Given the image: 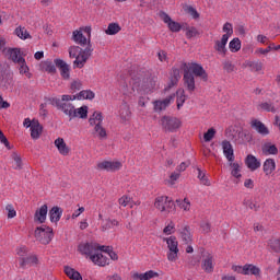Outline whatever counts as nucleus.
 <instances>
[{
	"label": "nucleus",
	"instance_id": "nucleus-1",
	"mask_svg": "<svg viewBox=\"0 0 280 280\" xmlns=\"http://www.w3.org/2000/svg\"><path fill=\"white\" fill-rule=\"evenodd\" d=\"M184 69V85L186 86L189 93H194L196 91V78H200L203 82L209 80V74L207 70L202 68L200 63H183ZM196 78H195V77Z\"/></svg>",
	"mask_w": 280,
	"mask_h": 280
},
{
	"label": "nucleus",
	"instance_id": "nucleus-2",
	"mask_svg": "<svg viewBox=\"0 0 280 280\" xmlns=\"http://www.w3.org/2000/svg\"><path fill=\"white\" fill-rule=\"evenodd\" d=\"M132 85L137 91L148 95V93H152L156 88V78L152 77V73L148 70H139L132 77Z\"/></svg>",
	"mask_w": 280,
	"mask_h": 280
},
{
	"label": "nucleus",
	"instance_id": "nucleus-3",
	"mask_svg": "<svg viewBox=\"0 0 280 280\" xmlns=\"http://www.w3.org/2000/svg\"><path fill=\"white\" fill-rule=\"evenodd\" d=\"M49 102L52 106H56L57 110H61L69 119L73 116V110L75 106L71 102H75V95H62L61 98L52 97L49 98Z\"/></svg>",
	"mask_w": 280,
	"mask_h": 280
},
{
	"label": "nucleus",
	"instance_id": "nucleus-4",
	"mask_svg": "<svg viewBox=\"0 0 280 280\" xmlns=\"http://www.w3.org/2000/svg\"><path fill=\"white\" fill-rule=\"evenodd\" d=\"M34 236L39 244L47 246L54 240V229L47 225L38 226L35 229Z\"/></svg>",
	"mask_w": 280,
	"mask_h": 280
},
{
	"label": "nucleus",
	"instance_id": "nucleus-5",
	"mask_svg": "<svg viewBox=\"0 0 280 280\" xmlns=\"http://www.w3.org/2000/svg\"><path fill=\"white\" fill-rule=\"evenodd\" d=\"M154 207L155 209H158V211H161V213H164V215L172 213V211L176 209V205L167 196L156 197L154 201Z\"/></svg>",
	"mask_w": 280,
	"mask_h": 280
},
{
	"label": "nucleus",
	"instance_id": "nucleus-6",
	"mask_svg": "<svg viewBox=\"0 0 280 280\" xmlns=\"http://www.w3.org/2000/svg\"><path fill=\"white\" fill-rule=\"evenodd\" d=\"M160 125L162 126L165 132H176L178 128H180L182 122L180 119L172 116H163L160 120Z\"/></svg>",
	"mask_w": 280,
	"mask_h": 280
},
{
	"label": "nucleus",
	"instance_id": "nucleus-7",
	"mask_svg": "<svg viewBox=\"0 0 280 280\" xmlns=\"http://www.w3.org/2000/svg\"><path fill=\"white\" fill-rule=\"evenodd\" d=\"M93 54V48L91 45V40L89 39L88 46L80 51V54L75 57V60L73 61L74 67L77 69H82L86 65V60H89L90 56Z\"/></svg>",
	"mask_w": 280,
	"mask_h": 280
},
{
	"label": "nucleus",
	"instance_id": "nucleus-8",
	"mask_svg": "<svg viewBox=\"0 0 280 280\" xmlns=\"http://www.w3.org/2000/svg\"><path fill=\"white\" fill-rule=\"evenodd\" d=\"M164 241L168 248V261H176L178 259V241L176 240V236H170L168 238H164Z\"/></svg>",
	"mask_w": 280,
	"mask_h": 280
},
{
	"label": "nucleus",
	"instance_id": "nucleus-9",
	"mask_svg": "<svg viewBox=\"0 0 280 280\" xmlns=\"http://www.w3.org/2000/svg\"><path fill=\"white\" fill-rule=\"evenodd\" d=\"M160 19L167 25L168 30L172 32H180L183 30V25L180 23L173 21L170 14L165 13L164 11H161L159 13Z\"/></svg>",
	"mask_w": 280,
	"mask_h": 280
},
{
	"label": "nucleus",
	"instance_id": "nucleus-10",
	"mask_svg": "<svg viewBox=\"0 0 280 280\" xmlns=\"http://www.w3.org/2000/svg\"><path fill=\"white\" fill-rule=\"evenodd\" d=\"M96 170L101 172H118V170H121V162L103 161L96 165Z\"/></svg>",
	"mask_w": 280,
	"mask_h": 280
},
{
	"label": "nucleus",
	"instance_id": "nucleus-11",
	"mask_svg": "<svg viewBox=\"0 0 280 280\" xmlns=\"http://www.w3.org/2000/svg\"><path fill=\"white\" fill-rule=\"evenodd\" d=\"M100 248V245L97 243H82L79 245V253L82 255H95Z\"/></svg>",
	"mask_w": 280,
	"mask_h": 280
},
{
	"label": "nucleus",
	"instance_id": "nucleus-12",
	"mask_svg": "<svg viewBox=\"0 0 280 280\" xmlns=\"http://www.w3.org/2000/svg\"><path fill=\"white\" fill-rule=\"evenodd\" d=\"M5 56L15 65H19L20 62H22V60H25V58H23V55L21 54V48H8Z\"/></svg>",
	"mask_w": 280,
	"mask_h": 280
},
{
	"label": "nucleus",
	"instance_id": "nucleus-13",
	"mask_svg": "<svg viewBox=\"0 0 280 280\" xmlns=\"http://www.w3.org/2000/svg\"><path fill=\"white\" fill-rule=\"evenodd\" d=\"M174 97H175V95L173 94L162 101H154L153 102V110L155 113H161V112L165 110V108H167V106H170V104H172V102H174Z\"/></svg>",
	"mask_w": 280,
	"mask_h": 280
},
{
	"label": "nucleus",
	"instance_id": "nucleus-14",
	"mask_svg": "<svg viewBox=\"0 0 280 280\" xmlns=\"http://www.w3.org/2000/svg\"><path fill=\"white\" fill-rule=\"evenodd\" d=\"M250 127L256 130L258 135H261V137H268V135H270V129H268L261 120L253 119L250 121Z\"/></svg>",
	"mask_w": 280,
	"mask_h": 280
},
{
	"label": "nucleus",
	"instance_id": "nucleus-15",
	"mask_svg": "<svg viewBox=\"0 0 280 280\" xmlns=\"http://www.w3.org/2000/svg\"><path fill=\"white\" fill-rule=\"evenodd\" d=\"M55 65H56L57 69H59L60 75H61V78H63V80H69V78H71L69 65H67V62L65 60L55 59Z\"/></svg>",
	"mask_w": 280,
	"mask_h": 280
},
{
	"label": "nucleus",
	"instance_id": "nucleus-16",
	"mask_svg": "<svg viewBox=\"0 0 280 280\" xmlns=\"http://www.w3.org/2000/svg\"><path fill=\"white\" fill-rule=\"evenodd\" d=\"M47 203L43 205L39 209L35 211L34 221L38 222L39 224H45L47 220V211H48Z\"/></svg>",
	"mask_w": 280,
	"mask_h": 280
},
{
	"label": "nucleus",
	"instance_id": "nucleus-17",
	"mask_svg": "<svg viewBox=\"0 0 280 280\" xmlns=\"http://www.w3.org/2000/svg\"><path fill=\"white\" fill-rule=\"evenodd\" d=\"M201 268L208 275H211V272H213V256L211 254L207 253V255H203Z\"/></svg>",
	"mask_w": 280,
	"mask_h": 280
},
{
	"label": "nucleus",
	"instance_id": "nucleus-18",
	"mask_svg": "<svg viewBox=\"0 0 280 280\" xmlns=\"http://www.w3.org/2000/svg\"><path fill=\"white\" fill-rule=\"evenodd\" d=\"M178 233L180 235L182 242H184L185 244H191V242H194L191 229L189 228V225L182 226V229L178 230Z\"/></svg>",
	"mask_w": 280,
	"mask_h": 280
},
{
	"label": "nucleus",
	"instance_id": "nucleus-19",
	"mask_svg": "<svg viewBox=\"0 0 280 280\" xmlns=\"http://www.w3.org/2000/svg\"><path fill=\"white\" fill-rule=\"evenodd\" d=\"M55 145L62 156H69V152H71V149L67 145V142H65V139L57 138L55 140Z\"/></svg>",
	"mask_w": 280,
	"mask_h": 280
},
{
	"label": "nucleus",
	"instance_id": "nucleus-20",
	"mask_svg": "<svg viewBox=\"0 0 280 280\" xmlns=\"http://www.w3.org/2000/svg\"><path fill=\"white\" fill-rule=\"evenodd\" d=\"M226 43H229L226 36H222L221 40H214V51L219 52L220 56H226Z\"/></svg>",
	"mask_w": 280,
	"mask_h": 280
},
{
	"label": "nucleus",
	"instance_id": "nucleus-21",
	"mask_svg": "<svg viewBox=\"0 0 280 280\" xmlns=\"http://www.w3.org/2000/svg\"><path fill=\"white\" fill-rule=\"evenodd\" d=\"M245 165H247L250 172H255L256 170H259V167H261V162H259V160H257L255 155L248 154L245 159Z\"/></svg>",
	"mask_w": 280,
	"mask_h": 280
},
{
	"label": "nucleus",
	"instance_id": "nucleus-22",
	"mask_svg": "<svg viewBox=\"0 0 280 280\" xmlns=\"http://www.w3.org/2000/svg\"><path fill=\"white\" fill-rule=\"evenodd\" d=\"M222 149H223V154L225 155L228 161H230V163H233V161H235V155L233 153V145L231 144V142L228 140H224L222 142Z\"/></svg>",
	"mask_w": 280,
	"mask_h": 280
},
{
	"label": "nucleus",
	"instance_id": "nucleus-23",
	"mask_svg": "<svg viewBox=\"0 0 280 280\" xmlns=\"http://www.w3.org/2000/svg\"><path fill=\"white\" fill-rule=\"evenodd\" d=\"M91 261L95 264L96 266H108L110 259L108 257L102 255L101 253H96L90 256Z\"/></svg>",
	"mask_w": 280,
	"mask_h": 280
},
{
	"label": "nucleus",
	"instance_id": "nucleus-24",
	"mask_svg": "<svg viewBox=\"0 0 280 280\" xmlns=\"http://www.w3.org/2000/svg\"><path fill=\"white\" fill-rule=\"evenodd\" d=\"M159 277V272L154 271V270H149L144 273H139V272H135L131 276V279L133 280H150V279H154Z\"/></svg>",
	"mask_w": 280,
	"mask_h": 280
},
{
	"label": "nucleus",
	"instance_id": "nucleus-25",
	"mask_svg": "<svg viewBox=\"0 0 280 280\" xmlns=\"http://www.w3.org/2000/svg\"><path fill=\"white\" fill-rule=\"evenodd\" d=\"M72 40L75 42L77 45H81V47L89 45V39L84 36V34H82V28L79 31H73Z\"/></svg>",
	"mask_w": 280,
	"mask_h": 280
},
{
	"label": "nucleus",
	"instance_id": "nucleus-26",
	"mask_svg": "<svg viewBox=\"0 0 280 280\" xmlns=\"http://www.w3.org/2000/svg\"><path fill=\"white\" fill-rule=\"evenodd\" d=\"M50 222H55V224H57V222H60V219L62 218V208L58 207V206H54L49 212H48Z\"/></svg>",
	"mask_w": 280,
	"mask_h": 280
},
{
	"label": "nucleus",
	"instance_id": "nucleus-27",
	"mask_svg": "<svg viewBox=\"0 0 280 280\" xmlns=\"http://www.w3.org/2000/svg\"><path fill=\"white\" fill-rule=\"evenodd\" d=\"M180 80V70L178 68H173L171 71V79L168 86L165 88V91H170L173 86H176L178 84V81Z\"/></svg>",
	"mask_w": 280,
	"mask_h": 280
},
{
	"label": "nucleus",
	"instance_id": "nucleus-28",
	"mask_svg": "<svg viewBox=\"0 0 280 280\" xmlns=\"http://www.w3.org/2000/svg\"><path fill=\"white\" fill-rule=\"evenodd\" d=\"M40 135H43V127L40 126V121L34 118L31 127V137L32 139H40Z\"/></svg>",
	"mask_w": 280,
	"mask_h": 280
},
{
	"label": "nucleus",
	"instance_id": "nucleus-29",
	"mask_svg": "<svg viewBox=\"0 0 280 280\" xmlns=\"http://www.w3.org/2000/svg\"><path fill=\"white\" fill-rule=\"evenodd\" d=\"M80 118V119H86V117H89V107L88 106H82L80 108H75L72 112V116H70V121L71 119H75V118Z\"/></svg>",
	"mask_w": 280,
	"mask_h": 280
},
{
	"label": "nucleus",
	"instance_id": "nucleus-30",
	"mask_svg": "<svg viewBox=\"0 0 280 280\" xmlns=\"http://www.w3.org/2000/svg\"><path fill=\"white\" fill-rule=\"evenodd\" d=\"M27 266H38V256H36L35 254L27 255L24 258V261L20 264V268L25 270Z\"/></svg>",
	"mask_w": 280,
	"mask_h": 280
},
{
	"label": "nucleus",
	"instance_id": "nucleus-31",
	"mask_svg": "<svg viewBox=\"0 0 280 280\" xmlns=\"http://www.w3.org/2000/svg\"><path fill=\"white\" fill-rule=\"evenodd\" d=\"M243 272L245 276L253 275L254 277H259L261 275V269L253 264L244 265Z\"/></svg>",
	"mask_w": 280,
	"mask_h": 280
},
{
	"label": "nucleus",
	"instance_id": "nucleus-32",
	"mask_svg": "<svg viewBox=\"0 0 280 280\" xmlns=\"http://www.w3.org/2000/svg\"><path fill=\"white\" fill-rule=\"evenodd\" d=\"M277 168V163L275 162V159H267L264 162L262 170L266 176H270L272 172Z\"/></svg>",
	"mask_w": 280,
	"mask_h": 280
},
{
	"label": "nucleus",
	"instance_id": "nucleus-33",
	"mask_svg": "<svg viewBox=\"0 0 280 280\" xmlns=\"http://www.w3.org/2000/svg\"><path fill=\"white\" fill-rule=\"evenodd\" d=\"M104 121V116L102 115V112H94L92 116H90L89 124L90 126H93L94 128L96 126H101Z\"/></svg>",
	"mask_w": 280,
	"mask_h": 280
},
{
	"label": "nucleus",
	"instance_id": "nucleus-34",
	"mask_svg": "<svg viewBox=\"0 0 280 280\" xmlns=\"http://www.w3.org/2000/svg\"><path fill=\"white\" fill-rule=\"evenodd\" d=\"M92 135H94V137H97V139L104 140L108 138V133L106 132V128H104V126L101 125H96V127H94V130L92 132Z\"/></svg>",
	"mask_w": 280,
	"mask_h": 280
},
{
	"label": "nucleus",
	"instance_id": "nucleus-35",
	"mask_svg": "<svg viewBox=\"0 0 280 280\" xmlns=\"http://www.w3.org/2000/svg\"><path fill=\"white\" fill-rule=\"evenodd\" d=\"M15 36L18 38H21V40H27V38H32V35H30V32H27V28L24 26H18L14 31Z\"/></svg>",
	"mask_w": 280,
	"mask_h": 280
},
{
	"label": "nucleus",
	"instance_id": "nucleus-36",
	"mask_svg": "<svg viewBox=\"0 0 280 280\" xmlns=\"http://www.w3.org/2000/svg\"><path fill=\"white\" fill-rule=\"evenodd\" d=\"M65 273L67 275V277H69V279L72 280H82V275H80L78 272V270L67 266L65 267Z\"/></svg>",
	"mask_w": 280,
	"mask_h": 280
},
{
	"label": "nucleus",
	"instance_id": "nucleus-37",
	"mask_svg": "<svg viewBox=\"0 0 280 280\" xmlns=\"http://www.w3.org/2000/svg\"><path fill=\"white\" fill-rule=\"evenodd\" d=\"M262 153H265L266 156H268L269 154L277 155V154H279V149L275 144L265 143L262 145Z\"/></svg>",
	"mask_w": 280,
	"mask_h": 280
},
{
	"label": "nucleus",
	"instance_id": "nucleus-38",
	"mask_svg": "<svg viewBox=\"0 0 280 280\" xmlns=\"http://www.w3.org/2000/svg\"><path fill=\"white\" fill-rule=\"evenodd\" d=\"M19 71L21 75H26L28 80L32 78V73L30 72V67L27 66V62L24 60L20 61L19 63Z\"/></svg>",
	"mask_w": 280,
	"mask_h": 280
},
{
	"label": "nucleus",
	"instance_id": "nucleus-39",
	"mask_svg": "<svg viewBox=\"0 0 280 280\" xmlns=\"http://www.w3.org/2000/svg\"><path fill=\"white\" fill-rule=\"evenodd\" d=\"M244 67H248L252 71H261L264 69V63L259 60L245 61Z\"/></svg>",
	"mask_w": 280,
	"mask_h": 280
},
{
	"label": "nucleus",
	"instance_id": "nucleus-40",
	"mask_svg": "<svg viewBox=\"0 0 280 280\" xmlns=\"http://www.w3.org/2000/svg\"><path fill=\"white\" fill-rule=\"evenodd\" d=\"M119 115H120V119H122V121H128V119H130V107L127 104H122L120 106L119 109Z\"/></svg>",
	"mask_w": 280,
	"mask_h": 280
},
{
	"label": "nucleus",
	"instance_id": "nucleus-41",
	"mask_svg": "<svg viewBox=\"0 0 280 280\" xmlns=\"http://www.w3.org/2000/svg\"><path fill=\"white\" fill-rule=\"evenodd\" d=\"M119 32H121V26L117 23H109L105 34H107V36H115V34H119Z\"/></svg>",
	"mask_w": 280,
	"mask_h": 280
},
{
	"label": "nucleus",
	"instance_id": "nucleus-42",
	"mask_svg": "<svg viewBox=\"0 0 280 280\" xmlns=\"http://www.w3.org/2000/svg\"><path fill=\"white\" fill-rule=\"evenodd\" d=\"M95 93L91 90H83L79 93V95H75V100H94Z\"/></svg>",
	"mask_w": 280,
	"mask_h": 280
},
{
	"label": "nucleus",
	"instance_id": "nucleus-43",
	"mask_svg": "<svg viewBox=\"0 0 280 280\" xmlns=\"http://www.w3.org/2000/svg\"><path fill=\"white\" fill-rule=\"evenodd\" d=\"M186 31V38H196V36H200L202 32L198 31L196 26H187L184 28Z\"/></svg>",
	"mask_w": 280,
	"mask_h": 280
},
{
	"label": "nucleus",
	"instance_id": "nucleus-44",
	"mask_svg": "<svg viewBox=\"0 0 280 280\" xmlns=\"http://www.w3.org/2000/svg\"><path fill=\"white\" fill-rule=\"evenodd\" d=\"M28 253H30V249H27V247H25V246L19 247V248L16 249V255H18V261H19V264L25 261V258H26V256H27Z\"/></svg>",
	"mask_w": 280,
	"mask_h": 280
},
{
	"label": "nucleus",
	"instance_id": "nucleus-45",
	"mask_svg": "<svg viewBox=\"0 0 280 280\" xmlns=\"http://www.w3.org/2000/svg\"><path fill=\"white\" fill-rule=\"evenodd\" d=\"M229 47L230 51H232V54H235L240 51V49H242V42L240 40V38L235 37L230 42Z\"/></svg>",
	"mask_w": 280,
	"mask_h": 280
},
{
	"label": "nucleus",
	"instance_id": "nucleus-46",
	"mask_svg": "<svg viewBox=\"0 0 280 280\" xmlns=\"http://www.w3.org/2000/svg\"><path fill=\"white\" fill-rule=\"evenodd\" d=\"M230 167H232L231 174L234 176V178H242V166H240L238 163H230Z\"/></svg>",
	"mask_w": 280,
	"mask_h": 280
},
{
	"label": "nucleus",
	"instance_id": "nucleus-47",
	"mask_svg": "<svg viewBox=\"0 0 280 280\" xmlns=\"http://www.w3.org/2000/svg\"><path fill=\"white\" fill-rule=\"evenodd\" d=\"M176 203L178 205V207L180 209H183L184 211H189V209H191V202L189 201V199L184 198V199H177Z\"/></svg>",
	"mask_w": 280,
	"mask_h": 280
},
{
	"label": "nucleus",
	"instance_id": "nucleus-48",
	"mask_svg": "<svg viewBox=\"0 0 280 280\" xmlns=\"http://www.w3.org/2000/svg\"><path fill=\"white\" fill-rule=\"evenodd\" d=\"M42 69H44V71L47 73H56V65H54L51 61H44L42 63Z\"/></svg>",
	"mask_w": 280,
	"mask_h": 280
},
{
	"label": "nucleus",
	"instance_id": "nucleus-49",
	"mask_svg": "<svg viewBox=\"0 0 280 280\" xmlns=\"http://www.w3.org/2000/svg\"><path fill=\"white\" fill-rule=\"evenodd\" d=\"M198 178L201 183V185H205L206 187H211V182L209 180V177L205 173H202V170L198 168Z\"/></svg>",
	"mask_w": 280,
	"mask_h": 280
},
{
	"label": "nucleus",
	"instance_id": "nucleus-50",
	"mask_svg": "<svg viewBox=\"0 0 280 280\" xmlns=\"http://www.w3.org/2000/svg\"><path fill=\"white\" fill-rule=\"evenodd\" d=\"M177 95H179L177 97V109L180 110V107L183 106V104H185L187 100V96H185V90H178Z\"/></svg>",
	"mask_w": 280,
	"mask_h": 280
},
{
	"label": "nucleus",
	"instance_id": "nucleus-51",
	"mask_svg": "<svg viewBox=\"0 0 280 280\" xmlns=\"http://www.w3.org/2000/svg\"><path fill=\"white\" fill-rule=\"evenodd\" d=\"M269 246L273 253H280V238L269 240Z\"/></svg>",
	"mask_w": 280,
	"mask_h": 280
},
{
	"label": "nucleus",
	"instance_id": "nucleus-52",
	"mask_svg": "<svg viewBox=\"0 0 280 280\" xmlns=\"http://www.w3.org/2000/svg\"><path fill=\"white\" fill-rule=\"evenodd\" d=\"M223 32L225 33V34H223L222 36H226V39L229 40V38H231V36H233V24H231V23H225L224 25H223Z\"/></svg>",
	"mask_w": 280,
	"mask_h": 280
},
{
	"label": "nucleus",
	"instance_id": "nucleus-53",
	"mask_svg": "<svg viewBox=\"0 0 280 280\" xmlns=\"http://www.w3.org/2000/svg\"><path fill=\"white\" fill-rule=\"evenodd\" d=\"M259 106L262 110H266L267 113H277V108H275V105L272 103L265 102L261 103Z\"/></svg>",
	"mask_w": 280,
	"mask_h": 280
},
{
	"label": "nucleus",
	"instance_id": "nucleus-54",
	"mask_svg": "<svg viewBox=\"0 0 280 280\" xmlns=\"http://www.w3.org/2000/svg\"><path fill=\"white\" fill-rule=\"evenodd\" d=\"M223 69L226 71V73H233L235 71V65L231 60H224L223 61Z\"/></svg>",
	"mask_w": 280,
	"mask_h": 280
},
{
	"label": "nucleus",
	"instance_id": "nucleus-55",
	"mask_svg": "<svg viewBox=\"0 0 280 280\" xmlns=\"http://www.w3.org/2000/svg\"><path fill=\"white\" fill-rule=\"evenodd\" d=\"M185 12H187V14H190V16H192V19H200V13H198L196 8H194L191 5L186 7Z\"/></svg>",
	"mask_w": 280,
	"mask_h": 280
},
{
	"label": "nucleus",
	"instance_id": "nucleus-56",
	"mask_svg": "<svg viewBox=\"0 0 280 280\" xmlns=\"http://www.w3.org/2000/svg\"><path fill=\"white\" fill-rule=\"evenodd\" d=\"M12 159L15 163V170H23V161L21 160V155H18L16 153H12Z\"/></svg>",
	"mask_w": 280,
	"mask_h": 280
},
{
	"label": "nucleus",
	"instance_id": "nucleus-57",
	"mask_svg": "<svg viewBox=\"0 0 280 280\" xmlns=\"http://www.w3.org/2000/svg\"><path fill=\"white\" fill-rule=\"evenodd\" d=\"M83 49L80 48V46H71L69 48V56L70 58H75L77 56L80 55V51H82Z\"/></svg>",
	"mask_w": 280,
	"mask_h": 280
},
{
	"label": "nucleus",
	"instance_id": "nucleus-58",
	"mask_svg": "<svg viewBox=\"0 0 280 280\" xmlns=\"http://www.w3.org/2000/svg\"><path fill=\"white\" fill-rule=\"evenodd\" d=\"M213 137H215V129L210 128L208 129V131L203 135V140L206 141V143H209V141H211L213 139Z\"/></svg>",
	"mask_w": 280,
	"mask_h": 280
},
{
	"label": "nucleus",
	"instance_id": "nucleus-59",
	"mask_svg": "<svg viewBox=\"0 0 280 280\" xmlns=\"http://www.w3.org/2000/svg\"><path fill=\"white\" fill-rule=\"evenodd\" d=\"M70 89H71L72 93H77V91H81L82 90V81L74 80L71 83Z\"/></svg>",
	"mask_w": 280,
	"mask_h": 280
},
{
	"label": "nucleus",
	"instance_id": "nucleus-60",
	"mask_svg": "<svg viewBox=\"0 0 280 280\" xmlns=\"http://www.w3.org/2000/svg\"><path fill=\"white\" fill-rule=\"evenodd\" d=\"M5 211L8 212V218L9 219L16 218V210H14V206L7 205Z\"/></svg>",
	"mask_w": 280,
	"mask_h": 280
},
{
	"label": "nucleus",
	"instance_id": "nucleus-61",
	"mask_svg": "<svg viewBox=\"0 0 280 280\" xmlns=\"http://www.w3.org/2000/svg\"><path fill=\"white\" fill-rule=\"evenodd\" d=\"M189 165H191V161L182 162L176 167V172H178L180 174V173L185 172V170H187L189 167Z\"/></svg>",
	"mask_w": 280,
	"mask_h": 280
},
{
	"label": "nucleus",
	"instance_id": "nucleus-62",
	"mask_svg": "<svg viewBox=\"0 0 280 280\" xmlns=\"http://www.w3.org/2000/svg\"><path fill=\"white\" fill-rule=\"evenodd\" d=\"M178 178H180V173L177 171V172H173L171 175H170V185H175L176 180H178Z\"/></svg>",
	"mask_w": 280,
	"mask_h": 280
},
{
	"label": "nucleus",
	"instance_id": "nucleus-63",
	"mask_svg": "<svg viewBox=\"0 0 280 280\" xmlns=\"http://www.w3.org/2000/svg\"><path fill=\"white\" fill-rule=\"evenodd\" d=\"M130 197L122 196L118 199V203L120 205V207H128V205H130Z\"/></svg>",
	"mask_w": 280,
	"mask_h": 280
},
{
	"label": "nucleus",
	"instance_id": "nucleus-64",
	"mask_svg": "<svg viewBox=\"0 0 280 280\" xmlns=\"http://www.w3.org/2000/svg\"><path fill=\"white\" fill-rule=\"evenodd\" d=\"M110 229H113V225L110 224V219H106L105 221H103L101 231L105 233V231H108Z\"/></svg>",
	"mask_w": 280,
	"mask_h": 280
}]
</instances>
